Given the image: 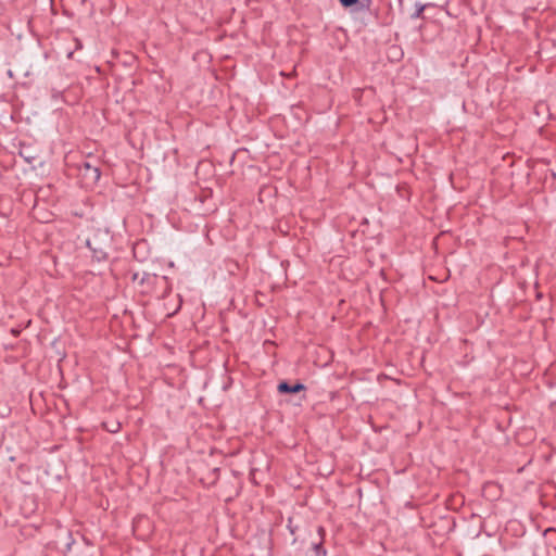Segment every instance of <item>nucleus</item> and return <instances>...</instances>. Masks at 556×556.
<instances>
[{"instance_id":"f03ea898","label":"nucleus","mask_w":556,"mask_h":556,"mask_svg":"<svg viewBox=\"0 0 556 556\" xmlns=\"http://www.w3.org/2000/svg\"><path fill=\"white\" fill-rule=\"evenodd\" d=\"M277 390L281 394H288V393H299L301 391L306 390L305 384L301 382H296L294 384H290L287 381H281L277 386Z\"/></svg>"},{"instance_id":"0eeeda50","label":"nucleus","mask_w":556,"mask_h":556,"mask_svg":"<svg viewBox=\"0 0 556 556\" xmlns=\"http://www.w3.org/2000/svg\"><path fill=\"white\" fill-rule=\"evenodd\" d=\"M318 533L321 535L324 533V528L323 527H319L318 528Z\"/></svg>"},{"instance_id":"1a4fd4ad","label":"nucleus","mask_w":556,"mask_h":556,"mask_svg":"<svg viewBox=\"0 0 556 556\" xmlns=\"http://www.w3.org/2000/svg\"><path fill=\"white\" fill-rule=\"evenodd\" d=\"M117 429H118V427H117L116 429H114V426H111L110 431H111V432H116V431H117Z\"/></svg>"},{"instance_id":"423d86ee","label":"nucleus","mask_w":556,"mask_h":556,"mask_svg":"<svg viewBox=\"0 0 556 556\" xmlns=\"http://www.w3.org/2000/svg\"><path fill=\"white\" fill-rule=\"evenodd\" d=\"M312 551L314 553V556H326L327 554L321 541L318 543H313Z\"/></svg>"},{"instance_id":"f257e3e1","label":"nucleus","mask_w":556,"mask_h":556,"mask_svg":"<svg viewBox=\"0 0 556 556\" xmlns=\"http://www.w3.org/2000/svg\"><path fill=\"white\" fill-rule=\"evenodd\" d=\"M20 156L28 164H34L39 159L38 150L30 144H21Z\"/></svg>"},{"instance_id":"39448f33","label":"nucleus","mask_w":556,"mask_h":556,"mask_svg":"<svg viewBox=\"0 0 556 556\" xmlns=\"http://www.w3.org/2000/svg\"><path fill=\"white\" fill-rule=\"evenodd\" d=\"M429 5H430L429 3H420V2H417V3L415 4V11H414V13L410 15V18H412V20L424 18V12H425V10H426Z\"/></svg>"},{"instance_id":"20e7f679","label":"nucleus","mask_w":556,"mask_h":556,"mask_svg":"<svg viewBox=\"0 0 556 556\" xmlns=\"http://www.w3.org/2000/svg\"><path fill=\"white\" fill-rule=\"evenodd\" d=\"M339 2L343 8H352L354 5H358V10H368L371 0H339Z\"/></svg>"},{"instance_id":"6e6552de","label":"nucleus","mask_w":556,"mask_h":556,"mask_svg":"<svg viewBox=\"0 0 556 556\" xmlns=\"http://www.w3.org/2000/svg\"><path fill=\"white\" fill-rule=\"evenodd\" d=\"M117 429H118V427H117L116 429H114V426H111L110 431H111V432H116V431H117Z\"/></svg>"},{"instance_id":"7ed1b4c3","label":"nucleus","mask_w":556,"mask_h":556,"mask_svg":"<svg viewBox=\"0 0 556 556\" xmlns=\"http://www.w3.org/2000/svg\"><path fill=\"white\" fill-rule=\"evenodd\" d=\"M84 176L91 178L97 181L101 177V170L99 167L91 165L89 162H84L80 166Z\"/></svg>"}]
</instances>
